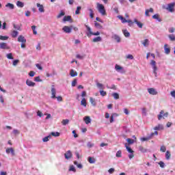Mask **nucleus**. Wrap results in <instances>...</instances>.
Here are the masks:
<instances>
[{"instance_id": "obj_21", "label": "nucleus", "mask_w": 175, "mask_h": 175, "mask_svg": "<svg viewBox=\"0 0 175 175\" xmlns=\"http://www.w3.org/2000/svg\"><path fill=\"white\" fill-rule=\"evenodd\" d=\"M84 122H85V124L87 125H88V124H90L91 122V118H90V116H85L83 118Z\"/></svg>"}, {"instance_id": "obj_51", "label": "nucleus", "mask_w": 175, "mask_h": 175, "mask_svg": "<svg viewBox=\"0 0 175 175\" xmlns=\"http://www.w3.org/2000/svg\"><path fill=\"white\" fill-rule=\"evenodd\" d=\"M80 10H81V7H77V10L75 11V14H80Z\"/></svg>"}, {"instance_id": "obj_47", "label": "nucleus", "mask_w": 175, "mask_h": 175, "mask_svg": "<svg viewBox=\"0 0 175 175\" xmlns=\"http://www.w3.org/2000/svg\"><path fill=\"white\" fill-rule=\"evenodd\" d=\"M68 170L69 172H74V173H76V168L74 165H70Z\"/></svg>"}, {"instance_id": "obj_52", "label": "nucleus", "mask_w": 175, "mask_h": 175, "mask_svg": "<svg viewBox=\"0 0 175 175\" xmlns=\"http://www.w3.org/2000/svg\"><path fill=\"white\" fill-rule=\"evenodd\" d=\"M89 12H90V18H94V11L91 8H89Z\"/></svg>"}, {"instance_id": "obj_23", "label": "nucleus", "mask_w": 175, "mask_h": 175, "mask_svg": "<svg viewBox=\"0 0 175 175\" xmlns=\"http://www.w3.org/2000/svg\"><path fill=\"white\" fill-rule=\"evenodd\" d=\"M163 125L162 124H159L158 126H156L154 128V131H163Z\"/></svg>"}, {"instance_id": "obj_28", "label": "nucleus", "mask_w": 175, "mask_h": 175, "mask_svg": "<svg viewBox=\"0 0 175 175\" xmlns=\"http://www.w3.org/2000/svg\"><path fill=\"white\" fill-rule=\"evenodd\" d=\"M88 161L89 163H95L96 160L94 157H89Z\"/></svg>"}, {"instance_id": "obj_25", "label": "nucleus", "mask_w": 175, "mask_h": 175, "mask_svg": "<svg viewBox=\"0 0 175 175\" xmlns=\"http://www.w3.org/2000/svg\"><path fill=\"white\" fill-rule=\"evenodd\" d=\"M94 27L98 28V29H102V28H103V26L96 21H94Z\"/></svg>"}, {"instance_id": "obj_57", "label": "nucleus", "mask_w": 175, "mask_h": 175, "mask_svg": "<svg viewBox=\"0 0 175 175\" xmlns=\"http://www.w3.org/2000/svg\"><path fill=\"white\" fill-rule=\"evenodd\" d=\"M14 29H17V31H21V27L17 25L14 24Z\"/></svg>"}, {"instance_id": "obj_44", "label": "nucleus", "mask_w": 175, "mask_h": 175, "mask_svg": "<svg viewBox=\"0 0 175 175\" xmlns=\"http://www.w3.org/2000/svg\"><path fill=\"white\" fill-rule=\"evenodd\" d=\"M62 125H68V124H69V120H68V119H65V120H63L62 121Z\"/></svg>"}, {"instance_id": "obj_10", "label": "nucleus", "mask_w": 175, "mask_h": 175, "mask_svg": "<svg viewBox=\"0 0 175 175\" xmlns=\"http://www.w3.org/2000/svg\"><path fill=\"white\" fill-rule=\"evenodd\" d=\"M26 84L27 85H28V87H35V85H36V83H35V82H33L29 79L26 80Z\"/></svg>"}, {"instance_id": "obj_3", "label": "nucleus", "mask_w": 175, "mask_h": 175, "mask_svg": "<svg viewBox=\"0 0 175 175\" xmlns=\"http://www.w3.org/2000/svg\"><path fill=\"white\" fill-rule=\"evenodd\" d=\"M158 136V131H154V133H152L149 136L142 137L141 142H148V140H151L152 137H154V135Z\"/></svg>"}, {"instance_id": "obj_36", "label": "nucleus", "mask_w": 175, "mask_h": 175, "mask_svg": "<svg viewBox=\"0 0 175 175\" xmlns=\"http://www.w3.org/2000/svg\"><path fill=\"white\" fill-rule=\"evenodd\" d=\"M50 139H51V135H48L46 137H44L42 139V142H44V143H46V142H49V140H50Z\"/></svg>"}, {"instance_id": "obj_55", "label": "nucleus", "mask_w": 175, "mask_h": 175, "mask_svg": "<svg viewBox=\"0 0 175 175\" xmlns=\"http://www.w3.org/2000/svg\"><path fill=\"white\" fill-rule=\"evenodd\" d=\"M8 36H0V40H8Z\"/></svg>"}, {"instance_id": "obj_42", "label": "nucleus", "mask_w": 175, "mask_h": 175, "mask_svg": "<svg viewBox=\"0 0 175 175\" xmlns=\"http://www.w3.org/2000/svg\"><path fill=\"white\" fill-rule=\"evenodd\" d=\"M31 29L34 35H38V31H36V26L35 25L31 26Z\"/></svg>"}, {"instance_id": "obj_45", "label": "nucleus", "mask_w": 175, "mask_h": 175, "mask_svg": "<svg viewBox=\"0 0 175 175\" xmlns=\"http://www.w3.org/2000/svg\"><path fill=\"white\" fill-rule=\"evenodd\" d=\"M112 96H113L114 99H120V94L118 93H113Z\"/></svg>"}, {"instance_id": "obj_12", "label": "nucleus", "mask_w": 175, "mask_h": 175, "mask_svg": "<svg viewBox=\"0 0 175 175\" xmlns=\"http://www.w3.org/2000/svg\"><path fill=\"white\" fill-rule=\"evenodd\" d=\"M37 8H38V11L40 13H44V7L43 6V5L38 3H37Z\"/></svg>"}, {"instance_id": "obj_9", "label": "nucleus", "mask_w": 175, "mask_h": 175, "mask_svg": "<svg viewBox=\"0 0 175 175\" xmlns=\"http://www.w3.org/2000/svg\"><path fill=\"white\" fill-rule=\"evenodd\" d=\"M64 157L66 159H70L72 157H73V154H72V152L70 150H68L65 154Z\"/></svg>"}, {"instance_id": "obj_59", "label": "nucleus", "mask_w": 175, "mask_h": 175, "mask_svg": "<svg viewBox=\"0 0 175 175\" xmlns=\"http://www.w3.org/2000/svg\"><path fill=\"white\" fill-rule=\"evenodd\" d=\"M127 23H129V27H132V25H133V21L131 20H127Z\"/></svg>"}, {"instance_id": "obj_27", "label": "nucleus", "mask_w": 175, "mask_h": 175, "mask_svg": "<svg viewBox=\"0 0 175 175\" xmlns=\"http://www.w3.org/2000/svg\"><path fill=\"white\" fill-rule=\"evenodd\" d=\"M134 23L137 24L139 28H143V23L139 22L137 19H134Z\"/></svg>"}, {"instance_id": "obj_1", "label": "nucleus", "mask_w": 175, "mask_h": 175, "mask_svg": "<svg viewBox=\"0 0 175 175\" xmlns=\"http://www.w3.org/2000/svg\"><path fill=\"white\" fill-rule=\"evenodd\" d=\"M96 5L97 10L99 12V13H100L102 16H106V10L105 9V5L99 3H97Z\"/></svg>"}, {"instance_id": "obj_20", "label": "nucleus", "mask_w": 175, "mask_h": 175, "mask_svg": "<svg viewBox=\"0 0 175 175\" xmlns=\"http://www.w3.org/2000/svg\"><path fill=\"white\" fill-rule=\"evenodd\" d=\"M92 42H93V43H96L98 42H102V37H100V36L96 37V38H93Z\"/></svg>"}, {"instance_id": "obj_39", "label": "nucleus", "mask_w": 175, "mask_h": 175, "mask_svg": "<svg viewBox=\"0 0 175 175\" xmlns=\"http://www.w3.org/2000/svg\"><path fill=\"white\" fill-rule=\"evenodd\" d=\"M96 86L98 87V88H99L100 90H105V87L103 86V84L100 83H96Z\"/></svg>"}, {"instance_id": "obj_5", "label": "nucleus", "mask_w": 175, "mask_h": 175, "mask_svg": "<svg viewBox=\"0 0 175 175\" xmlns=\"http://www.w3.org/2000/svg\"><path fill=\"white\" fill-rule=\"evenodd\" d=\"M174 6L175 3H171L167 5V7L166 8V10H168V12H170L172 13V12H174Z\"/></svg>"}, {"instance_id": "obj_41", "label": "nucleus", "mask_w": 175, "mask_h": 175, "mask_svg": "<svg viewBox=\"0 0 175 175\" xmlns=\"http://www.w3.org/2000/svg\"><path fill=\"white\" fill-rule=\"evenodd\" d=\"M116 157L117 158H121V157H122V152L121 150H118L117 152H116Z\"/></svg>"}, {"instance_id": "obj_43", "label": "nucleus", "mask_w": 175, "mask_h": 175, "mask_svg": "<svg viewBox=\"0 0 175 175\" xmlns=\"http://www.w3.org/2000/svg\"><path fill=\"white\" fill-rule=\"evenodd\" d=\"M168 38H170V40L172 41V42H174L175 40V36L174 34H170L168 36Z\"/></svg>"}, {"instance_id": "obj_19", "label": "nucleus", "mask_w": 175, "mask_h": 175, "mask_svg": "<svg viewBox=\"0 0 175 175\" xmlns=\"http://www.w3.org/2000/svg\"><path fill=\"white\" fill-rule=\"evenodd\" d=\"M70 76H71V77H76V76H77V72L75 71L73 69H71L70 71Z\"/></svg>"}, {"instance_id": "obj_37", "label": "nucleus", "mask_w": 175, "mask_h": 175, "mask_svg": "<svg viewBox=\"0 0 175 175\" xmlns=\"http://www.w3.org/2000/svg\"><path fill=\"white\" fill-rule=\"evenodd\" d=\"M51 136H54V137H58L60 133L59 132H51Z\"/></svg>"}, {"instance_id": "obj_40", "label": "nucleus", "mask_w": 175, "mask_h": 175, "mask_svg": "<svg viewBox=\"0 0 175 175\" xmlns=\"http://www.w3.org/2000/svg\"><path fill=\"white\" fill-rule=\"evenodd\" d=\"M123 33L126 38H129V36H131V33H129L127 30H123Z\"/></svg>"}, {"instance_id": "obj_53", "label": "nucleus", "mask_w": 175, "mask_h": 175, "mask_svg": "<svg viewBox=\"0 0 175 175\" xmlns=\"http://www.w3.org/2000/svg\"><path fill=\"white\" fill-rule=\"evenodd\" d=\"M6 57H7V58H8V59H14V57H13V54H12V53H8V54H7Z\"/></svg>"}, {"instance_id": "obj_63", "label": "nucleus", "mask_w": 175, "mask_h": 175, "mask_svg": "<svg viewBox=\"0 0 175 175\" xmlns=\"http://www.w3.org/2000/svg\"><path fill=\"white\" fill-rule=\"evenodd\" d=\"M126 58L128 59H133V55H127Z\"/></svg>"}, {"instance_id": "obj_30", "label": "nucleus", "mask_w": 175, "mask_h": 175, "mask_svg": "<svg viewBox=\"0 0 175 175\" xmlns=\"http://www.w3.org/2000/svg\"><path fill=\"white\" fill-rule=\"evenodd\" d=\"M0 49H8V44L5 42L0 43Z\"/></svg>"}, {"instance_id": "obj_49", "label": "nucleus", "mask_w": 175, "mask_h": 175, "mask_svg": "<svg viewBox=\"0 0 175 175\" xmlns=\"http://www.w3.org/2000/svg\"><path fill=\"white\" fill-rule=\"evenodd\" d=\"M100 95H101V96H106L107 93L105 90H100Z\"/></svg>"}, {"instance_id": "obj_35", "label": "nucleus", "mask_w": 175, "mask_h": 175, "mask_svg": "<svg viewBox=\"0 0 175 175\" xmlns=\"http://www.w3.org/2000/svg\"><path fill=\"white\" fill-rule=\"evenodd\" d=\"M172 157V154H170V152H169V150H167L166 152H165V159L167 160H169L170 159V157Z\"/></svg>"}, {"instance_id": "obj_64", "label": "nucleus", "mask_w": 175, "mask_h": 175, "mask_svg": "<svg viewBox=\"0 0 175 175\" xmlns=\"http://www.w3.org/2000/svg\"><path fill=\"white\" fill-rule=\"evenodd\" d=\"M170 94L172 98H174L175 99V90L172 91Z\"/></svg>"}, {"instance_id": "obj_22", "label": "nucleus", "mask_w": 175, "mask_h": 175, "mask_svg": "<svg viewBox=\"0 0 175 175\" xmlns=\"http://www.w3.org/2000/svg\"><path fill=\"white\" fill-rule=\"evenodd\" d=\"M152 18H154V20H157V21H159V23H161V21H162V19H161V18H159V15L158 14H155L154 15H153L152 16Z\"/></svg>"}, {"instance_id": "obj_14", "label": "nucleus", "mask_w": 175, "mask_h": 175, "mask_svg": "<svg viewBox=\"0 0 175 175\" xmlns=\"http://www.w3.org/2000/svg\"><path fill=\"white\" fill-rule=\"evenodd\" d=\"M5 152L7 154H10V152H11L12 155H13V156L15 155L14 149H13V148H7L6 150H5Z\"/></svg>"}, {"instance_id": "obj_24", "label": "nucleus", "mask_w": 175, "mask_h": 175, "mask_svg": "<svg viewBox=\"0 0 175 175\" xmlns=\"http://www.w3.org/2000/svg\"><path fill=\"white\" fill-rule=\"evenodd\" d=\"M5 8H8V9H10V10H13V9H14V5L10 3H8L5 5Z\"/></svg>"}, {"instance_id": "obj_50", "label": "nucleus", "mask_w": 175, "mask_h": 175, "mask_svg": "<svg viewBox=\"0 0 175 175\" xmlns=\"http://www.w3.org/2000/svg\"><path fill=\"white\" fill-rule=\"evenodd\" d=\"M160 151L161 152H166V146H161V148H160Z\"/></svg>"}, {"instance_id": "obj_16", "label": "nucleus", "mask_w": 175, "mask_h": 175, "mask_svg": "<svg viewBox=\"0 0 175 175\" xmlns=\"http://www.w3.org/2000/svg\"><path fill=\"white\" fill-rule=\"evenodd\" d=\"M150 13H154L153 8H150L149 10H146L145 16H146L147 17H150Z\"/></svg>"}, {"instance_id": "obj_33", "label": "nucleus", "mask_w": 175, "mask_h": 175, "mask_svg": "<svg viewBox=\"0 0 175 175\" xmlns=\"http://www.w3.org/2000/svg\"><path fill=\"white\" fill-rule=\"evenodd\" d=\"M16 6H18V8H24V3H23L20 1H18L16 2Z\"/></svg>"}, {"instance_id": "obj_56", "label": "nucleus", "mask_w": 175, "mask_h": 175, "mask_svg": "<svg viewBox=\"0 0 175 175\" xmlns=\"http://www.w3.org/2000/svg\"><path fill=\"white\" fill-rule=\"evenodd\" d=\"M126 141H127V143H129V144H133V143H135V141L130 138H128Z\"/></svg>"}, {"instance_id": "obj_60", "label": "nucleus", "mask_w": 175, "mask_h": 175, "mask_svg": "<svg viewBox=\"0 0 175 175\" xmlns=\"http://www.w3.org/2000/svg\"><path fill=\"white\" fill-rule=\"evenodd\" d=\"M170 33H173V32H174L175 31V28L174 27H170L169 29H168Z\"/></svg>"}, {"instance_id": "obj_11", "label": "nucleus", "mask_w": 175, "mask_h": 175, "mask_svg": "<svg viewBox=\"0 0 175 175\" xmlns=\"http://www.w3.org/2000/svg\"><path fill=\"white\" fill-rule=\"evenodd\" d=\"M51 94L52 96H51V98L52 99H55L57 98V96H55V94H57V90H55V88H51Z\"/></svg>"}, {"instance_id": "obj_7", "label": "nucleus", "mask_w": 175, "mask_h": 175, "mask_svg": "<svg viewBox=\"0 0 175 175\" xmlns=\"http://www.w3.org/2000/svg\"><path fill=\"white\" fill-rule=\"evenodd\" d=\"M85 27L87 29V31H88V33H87V36L88 38H91V36H92V33H94V32H92V29H91V27H90V26L85 25Z\"/></svg>"}, {"instance_id": "obj_17", "label": "nucleus", "mask_w": 175, "mask_h": 175, "mask_svg": "<svg viewBox=\"0 0 175 175\" xmlns=\"http://www.w3.org/2000/svg\"><path fill=\"white\" fill-rule=\"evenodd\" d=\"M112 39H114L118 43H120L121 42V38L118 36V35L115 34L112 36Z\"/></svg>"}, {"instance_id": "obj_48", "label": "nucleus", "mask_w": 175, "mask_h": 175, "mask_svg": "<svg viewBox=\"0 0 175 175\" xmlns=\"http://www.w3.org/2000/svg\"><path fill=\"white\" fill-rule=\"evenodd\" d=\"M115 69H116V70H122L123 68L120 65L116 64Z\"/></svg>"}, {"instance_id": "obj_29", "label": "nucleus", "mask_w": 175, "mask_h": 175, "mask_svg": "<svg viewBox=\"0 0 175 175\" xmlns=\"http://www.w3.org/2000/svg\"><path fill=\"white\" fill-rule=\"evenodd\" d=\"M18 36V31L15 30L12 31L11 36L12 38H17Z\"/></svg>"}, {"instance_id": "obj_32", "label": "nucleus", "mask_w": 175, "mask_h": 175, "mask_svg": "<svg viewBox=\"0 0 175 175\" xmlns=\"http://www.w3.org/2000/svg\"><path fill=\"white\" fill-rule=\"evenodd\" d=\"M81 106H84V107H87V100L85 98H83L81 101Z\"/></svg>"}, {"instance_id": "obj_54", "label": "nucleus", "mask_w": 175, "mask_h": 175, "mask_svg": "<svg viewBox=\"0 0 175 175\" xmlns=\"http://www.w3.org/2000/svg\"><path fill=\"white\" fill-rule=\"evenodd\" d=\"M62 16H65V12L64 11H61V12L57 15V18H61Z\"/></svg>"}, {"instance_id": "obj_2", "label": "nucleus", "mask_w": 175, "mask_h": 175, "mask_svg": "<svg viewBox=\"0 0 175 175\" xmlns=\"http://www.w3.org/2000/svg\"><path fill=\"white\" fill-rule=\"evenodd\" d=\"M150 65L152 66V68L153 69V73L154 74L155 77H157L158 76V67H157V62L155 60H151L150 61Z\"/></svg>"}, {"instance_id": "obj_26", "label": "nucleus", "mask_w": 175, "mask_h": 175, "mask_svg": "<svg viewBox=\"0 0 175 175\" xmlns=\"http://www.w3.org/2000/svg\"><path fill=\"white\" fill-rule=\"evenodd\" d=\"M118 18H119V20H121L123 24H124V23H128V20L125 19V18H124V16L121 15L118 16Z\"/></svg>"}, {"instance_id": "obj_4", "label": "nucleus", "mask_w": 175, "mask_h": 175, "mask_svg": "<svg viewBox=\"0 0 175 175\" xmlns=\"http://www.w3.org/2000/svg\"><path fill=\"white\" fill-rule=\"evenodd\" d=\"M168 116H169V113L167 112L165 113L163 110H161L160 111L159 115L158 116V120H162V118H167Z\"/></svg>"}, {"instance_id": "obj_58", "label": "nucleus", "mask_w": 175, "mask_h": 175, "mask_svg": "<svg viewBox=\"0 0 175 175\" xmlns=\"http://www.w3.org/2000/svg\"><path fill=\"white\" fill-rule=\"evenodd\" d=\"M34 81L40 82L42 81V79H40V77H36L34 78Z\"/></svg>"}, {"instance_id": "obj_13", "label": "nucleus", "mask_w": 175, "mask_h": 175, "mask_svg": "<svg viewBox=\"0 0 175 175\" xmlns=\"http://www.w3.org/2000/svg\"><path fill=\"white\" fill-rule=\"evenodd\" d=\"M18 42L21 43H27V40L23 36H19L18 38Z\"/></svg>"}, {"instance_id": "obj_15", "label": "nucleus", "mask_w": 175, "mask_h": 175, "mask_svg": "<svg viewBox=\"0 0 175 175\" xmlns=\"http://www.w3.org/2000/svg\"><path fill=\"white\" fill-rule=\"evenodd\" d=\"M63 21L64 23L66 21H70V23L73 22V21L72 20V16H65L63 18Z\"/></svg>"}, {"instance_id": "obj_18", "label": "nucleus", "mask_w": 175, "mask_h": 175, "mask_svg": "<svg viewBox=\"0 0 175 175\" xmlns=\"http://www.w3.org/2000/svg\"><path fill=\"white\" fill-rule=\"evenodd\" d=\"M164 51L165 54H170V48H169L167 44L164 45Z\"/></svg>"}, {"instance_id": "obj_6", "label": "nucleus", "mask_w": 175, "mask_h": 175, "mask_svg": "<svg viewBox=\"0 0 175 175\" xmlns=\"http://www.w3.org/2000/svg\"><path fill=\"white\" fill-rule=\"evenodd\" d=\"M62 29L66 33H70V32H72V29H73V26H64Z\"/></svg>"}, {"instance_id": "obj_62", "label": "nucleus", "mask_w": 175, "mask_h": 175, "mask_svg": "<svg viewBox=\"0 0 175 175\" xmlns=\"http://www.w3.org/2000/svg\"><path fill=\"white\" fill-rule=\"evenodd\" d=\"M159 165L161 167H165V163H163V161H159Z\"/></svg>"}, {"instance_id": "obj_31", "label": "nucleus", "mask_w": 175, "mask_h": 175, "mask_svg": "<svg viewBox=\"0 0 175 175\" xmlns=\"http://www.w3.org/2000/svg\"><path fill=\"white\" fill-rule=\"evenodd\" d=\"M142 44L144 46V47H147L148 44H150V41L148 40V39H145L142 42Z\"/></svg>"}, {"instance_id": "obj_34", "label": "nucleus", "mask_w": 175, "mask_h": 175, "mask_svg": "<svg viewBox=\"0 0 175 175\" xmlns=\"http://www.w3.org/2000/svg\"><path fill=\"white\" fill-rule=\"evenodd\" d=\"M138 148L141 152H147V149H146L144 147L142 146H139Z\"/></svg>"}, {"instance_id": "obj_61", "label": "nucleus", "mask_w": 175, "mask_h": 175, "mask_svg": "<svg viewBox=\"0 0 175 175\" xmlns=\"http://www.w3.org/2000/svg\"><path fill=\"white\" fill-rule=\"evenodd\" d=\"M29 76L30 77H33V76H35V72H33V71H30V72H29Z\"/></svg>"}, {"instance_id": "obj_46", "label": "nucleus", "mask_w": 175, "mask_h": 175, "mask_svg": "<svg viewBox=\"0 0 175 175\" xmlns=\"http://www.w3.org/2000/svg\"><path fill=\"white\" fill-rule=\"evenodd\" d=\"M90 102L93 106H95L96 105V103L95 102V99H94L92 97L90 98Z\"/></svg>"}, {"instance_id": "obj_38", "label": "nucleus", "mask_w": 175, "mask_h": 175, "mask_svg": "<svg viewBox=\"0 0 175 175\" xmlns=\"http://www.w3.org/2000/svg\"><path fill=\"white\" fill-rule=\"evenodd\" d=\"M125 147H126L128 152H130V154H133V150H132V148H131L129 146H128V145L126 144H125Z\"/></svg>"}, {"instance_id": "obj_8", "label": "nucleus", "mask_w": 175, "mask_h": 175, "mask_svg": "<svg viewBox=\"0 0 175 175\" xmlns=\"http://www.w3.org/2000/svg\"><path fill=\"white\" fill-rule=\"evenodd\" d=\"M148 92L150 95H157L158 94V92L154 88H152L148 89Z\"/></svg>"}]
</instances>
